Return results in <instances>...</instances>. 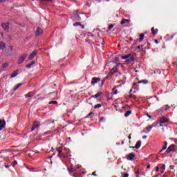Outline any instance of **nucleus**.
Returning a JSON list of instances; mask_svg holds the SVG:
<instances>
[{"mask_svg": "<svg viewBox=\"0 0 177 177\" xmlns=\"http://www.w3.org/2000/svg\"><path fill=\"white\" fill-rule=\"evenodd\" d=\"M121 59L126 60V63H131V62H133L134 59L132 54H129L127 55L121 56Z\"/></svg>", "mask_w": 177, "mask_h": 177, "instance_id": "obj_1", "label": "nucleus"}, {"mask_svg": "<svg viewBox=\"0 0 177 177\" xmlns=\"http://www.w3.org/2000/svg\"><path fill=\"white\" fill-rule=\"evenodd\" d=\"M73 20H75V21H81V17L80 16V15H81V12H78L77 10H75L73 12Z\"/></svg>", "mask_w": 177, "mask_h": 177, "instance_id": "obj_2", "label": "nucleus"}, {"mask_svg": "<svg viewBox=\"0 0 177 177\" xmlns=\"http://www.w3.org/2000/svg\"><path fill=\"white\" fill-rule=\"evenodd\" d=\"M27 56H28V55L27 54L21 55L18 59V64H21L22 63H24V60L27 59Z\"/></svg>", "mask_w": 177, "mask_h": 177, "instance_id": "obj_3", "label": "nucleus"}, {"mask_svg": "<svg viewBox=\"0 0 177 177\" xmlns=\"http://www.w3.org/2000/svg\"><path fill=\"white\" fill-rule=\"evenodd\" d=\"M1 27L4 30V31H6V32H9L10 27L9 26V24L8 22L2 23Z\"/></svg>", "mask_w": 177, "mask_h": 177, "instance_id": "obj_4", "label": "nucleus"}, {"mask_svg": "<svg viewBox=\"0 0 177 177\" xmlns=\"http://www.w3.org/2000/svg\"><path fill=\"white\" fill-rule=\"evenodd\" d=\"M146 49H150V43L147 42L141 46L142 52H146Z\"/></svg>", "mask_w": 177, "mask_h": 177, "instance_id": "obj_5", "label": "nucleus"}, {"mask_svg": "<svg viewBox=\"0 0 177 177\" xmlns=\"http://www.w3.org/2000/svg\"><path fill=\"white\" fill-rule=\"evenodd\" d=\"M118 66H121V64H117L116 66H115L110 71V74L113 75V74H115L117 71H118Z\"/></svg>", "mask_w": 177, "mask_h": 177, "instance_id": "obj_6", "label": "nucleus"}, {"mask_svg": "<svg viewBox=\"0 0 177 177\" xmlns=\"http://www.w3.org/2000/svg\"><path fill=\"white\" fill-rule=\"evenodd\" d=\"M176 145H170L167 149V150H166V153H171V151H175V147H176Z\"/></svg>", "mask_w": 177, "mask_h": 177, "instance_id": "obj_7", "label": "nucleus"}, {"mask_svg": "<svg viewBox=\"0 0 177 177\" xmlns=\"http://www.w3.org/2000/svg\"><path fill=\"white\" fill-rule=\"evenodd\" d=\"M135 157H136V156L133 154V153H130L127 156V160L132 161V160H134Z\"/></svg>", "mask_w": 177, "mask_h": 177, "instance_id": "obj_8", "label": "nucleus"}, {"mask_svg": "<svg viewBox=\"0 0 177 177\" xmlns=\"http://www.w3.org/2000/svg\"><path fill=\"white\" fill-rule=\"evenodd\" d=\"M98 82H100V77H93L92 78L91 85H95V84H97Z\"/></svg>", "mask_w": 177, "mask_h": 177, "instance_id": "obj_9", "label": "nucleus"}, {"mask_svg": "<svg viewBox=\"0 0 177 177\" xmlns=\"http://www.w3.org/2000/svg\"><path fill=\"white\" fill-rule=\"evenodd\" d=\"M37 53H38V52H37L36 50H34L33 52H32L28 58V60H32V59H34V57H35V56L37 55Z\"/></svg>", "mask_w": 177, "mask_h": 177, "instance_id": "obj_10", "label": "nucleus"}, {"mask_svg": "<svg viewBox=\"0 0 177 177\" xmlns=\"http://www.w3.org/2000/svg\"><path fill=\"white\" fill-rule=\"evenodd\" d=\"M5 125H6V122L4 120H0V131H2L5 128Z\"/></svg>", "mask_w": 177, "mask_h": 177, "instance_id": "obj_11", "label": "nucleus"}, {"mask_svg": "<svg viewBox=\"0 0 177 177\" xmlns=\"http://www.w3.org/2000/svg\"><path fill=\"white\" fill-rule=\"evenodd\" d=\"M43 32H44V30H42V28H41L39 27L37 28V30H36V35L37 37H39V35L43 34Z\"/></svg>", "mask_w": 177, "mask_h": 177, "instance_id": "obj_12", "label": "nucleus"}, {"mask_svg": "<svg viewBox=\"0 0 177 177\" xmlns=\"http://www.w3.org/2000/svg\"><path fill=\"white\" fill-rule=\"evenodd\" d=\"M160 124H167L168 122V119L165 117H162L160 119Z\"/></svg>", "mask_w": 177, "mask_h": 177, "instance_id": "obj_13", "label": "nucleus"}, {"mask_svg": "<svg viewBox=\"0 0 177 177\" xmlns=\"http://www.w3.org/2000/svg\"><path fill=\"white\" fill-rule=\"evenodd\" d=\"M152 128L153 126H149L148 127L145 128L143 130L144 133H149V131H151Z\"/></svg>", "mask_w": 177, "mask_h": 177, "instance_id": "obj_14", "label": "nucleus"}, {"mask_svg": "<svg viewBox=\"0 0 177 177\" xmlns=\"http://www.w3.org/2000/svg\"><path fill=\"white\" fill-rule=\"evenodd\" d=\"M35 95V91L29 92L28 94L25 95V97H32Z\"/></svg>", "mask_w": 177, "mask_h": 177, "instance_id": "obj_15", "label": "nucleus"}, {"mask_svg": "<svg viewBox=\"0 0 177 177\" xmlns=\"http://www.w3.org/2000/svg\"><path fill=\"white\" fill-rule=\"evenodd\" d=\"M32 126L35 127V128H39V127H41V123L39 122H38V121H35L34 122H33V124H32Z\"/></svg>", "mask_w": 177, "mask_h": 177, "instance_id": "obj_16", "label": "nucleus"}, {"mask_svg": "<svg viewBox=\"0 0 177 177\" xmlns=\"http://www.w3.org/2000/svg\"><path fill=\"white\" fill-rule=\"evenodd\" d=\"M19 74V70L15 71L11 75L10 78H15Z\"/></svg>", "mask_w": 177, "mask_h": 177, "instance_id": "obj_17", "label": "nucleus"}, {"mask_svg": "<svg viewBox=\"0 0 177 177\" xmlns=\"http://www.w3.org/2000/svg\"><path fill=\"white\" fill-rule=\"evenodd\" d=\"M68 171L70 174V175H71V174H74L75 172H77V169H73V168H68Z\"/></svg>", "mask_w": 177, "mask_h": 177, "instance_id": "obj_18", "label": "nucleus"}, {"mask_svg": "<svg viewBox=\"0 0 177 177\" xmlns=\"http://www.w3.org/2000/svg\"><path fill=\"white\" fill-rule=\"evenodd\" d=\"M126 23H129V19H122V20L120 22V24L122 26L124 24H126Z\"/></svg>", "mask_w": 177, "mask_h": 177, "instance_id": "obj_19", "label": "nucleus"}, {"mask_svg": "<svg viewBox=\"0 0 177 177\" xmlns=\"http://www.w3.org/2000/svg\"><path fill=\"white\" fill-rule=\"evenodd\" d=\"M151 30L153 35H157V32H158V29L155 30L154 27H153Z\"/></svg>", "mask_w": 177, "mask_h": 177, "instance_id": "obj_20", "label": "nucleus"}, {"mask_svg": "<svg viewBox=\"0 0 177 177\" xmlns=\"http://www.w3.org/2000/svg\"><path fill=\"white\" fill-rule=\"evenodd\" d=\"M5 48H6V44H5V43H3V41H1L0 42V50L5 49Z\"/></svg>", "mask_w": 177, "mask_h": 177, "instance_id": "obj_21", "label": "nucleus"}, {"mask_svg": "<svg viewBox=\"0 0 177 177\" xmlns=\"http://www.w3.org/2000/svg\"><path fill=\"white\" fill-rule=\"evenodd\" d=\"M141 145H142V141H140V140L138 141L136 146L134 147L135 149H139Z\"/></svg>", "mask_w": 177, "mask_h": 177, "instance_id": "obj_22", "label": "nucleus"}, {"mask_svg": "<svg viewBox=\"0 0 177 177\" xmlns=\"http://www.w3.org/2000/svg\"><path fill=\"white\" fill-rule=\"evenodd\" d=\"M102 95V92H98L97 94L92 95L91 97H94L95 99H97Z\"/></svg>", "mask_w": 177, "mask_h": 177, "instance_id": "obj_23", "label": "nucleus"}, {"mask_svg": "<svg viewBox=\"0 0 177 177\" xmlns=\"http://www.w3.org/2000/svg\"><path fill=\"white\" fill-rule=\"evenodd\" d=\"M131 114H132V111L129 110L127 111L125 114H124V117H129V115H131Z\"/></svg>", "mask_w": 177, "mask_h": 177, "instance_id": "obj_24", "label": "nucleus"}, {"mask_svg": "<svg viewBox=\"0 0 177 177\" xmlns=\"http://www.w3.org/2000/svg\"><path fill=\"white\" fill-rule=\"evenodd\" d=\"M58 157H60V158H62V157H63V158H68V156H64L62 152L58 154Z\"/></svg>", "mask_w": 177, "mask_h": 177, "instance_id": "obj_25", "label": "nucleus"}, {"mask_svg": "<svg viewBox=\"0 0 177 177\" xmlns=\"http://www.w3.org/2000/svg\"><path fill=\"white\" fill-rule=\"evenodd\" d=\"M145 39V34L142 33L140 35V39H139V41L142 42V41H143V39Z\"/></svg>", "mask_w": 177, "mask_h": 177, "instance_id": "obj_26", "label": "nucleus"}, {"mask_svg": "<svg viewBox=\"0 0 177 177\" xmlns=\"http://www.w3.org/2000/svg\"><path fill=\"white\" fill-rule=\"evenodd\" d=\"M167 146H168V142L167 141H165L164 142V145H163L162 147V150H166L167 149Z\"/></svg>", "mask_w": 177, "mask_h": 177, "instance_id": "obj_27", "label": "nucleus"}, {"mask_svg": "<svg viewBox=\"0 0 177 177\" xmlns=\"http://www.w3.org/2000/svg\"><path fill=\"white\" fill-rule=\"evenodd\" d=\"M21 85H23V84H17V86H15V88H14V92L15 91H17V89H19V88H20V86H21Z\"/></svg>", "mask_w": 177, "mask_h": 177, "instance_id": "obj_28", "label": "nucleus"}, {"mask_svg": "<svg viewBox=\"0 0 177 177\" xmlns=\"http://www.w3.org/2000/svg\"><path fill=\"white\" fill-rule=\"evenodd\" d=\"M138 84H144L145 85L146 84H149V81H147V80H141V81L138 82Z\"/></svg>", "mask_w": 177, "mask_h": 177, "instance_id": "obj_29", "label": "nucleus"}, {"mask_svg": "<svg viewBox=\"0 0 177 177\" xmlns=\"http://www.w3.org/2000/svg\"><path fill=\"white\" fill-rule=\"evenodd\" d=\"M8 66H9V64H8V63H4V64H3L2 66H1V68H6V67H8Z\"/></svg>", "mask_w": 177, "mask_h": 177, "instance_id": "obj_30", "label": "nucleus"}, {"mask_svg": "<svg viewBox=\"0 0 177 177\" xmlns=\"http://www.w3.org/2000/svg\"><path fill=\"white\" fill-rule=\"evenodd\" d=\"M50 133H52V131H48L43 134V136H45L46 135H50Z\"/></svg>", "mask_w": 177, "mask_h": 177, "instance_id": "obj_31", "label": "nucleus"}, {"mask_svg": "<svg viewBox=\"0 0 177 177\" xmlns=\"http://www.w3.org/2000/svg\"><path fill=\"white\" fill-rule=\"evenodd\" d=\"M100 107H102L100 104H97V105L94 106V109H100Z\"/></svg>", "mask_w": 177, "mask_h": 177, "instance_id": "obj_32", "label": "nucleus"}, {"mask_svg": "<svg viewBox=\"0 0 177 177\" xmlns=\"http://www.w3.org/2000/svg\"><path fill=\"white\" fill-rule=\"evenodd\" d=\"M74 27H77V26H81V22H75L73 24Z\"/></svg>", "mask_w": 177, "mask_h": 177, "instance_id": "obj_33", "label": "nucleus"}, {"mask_svg": "<svg viewBox=\"0 0 177 177\" xmlns=\"http://www.w3.org/2000/svg\"><path fill=\"white\" fill-rule=\"evenodd\" d=\"M136 177H139V174H140V170L138 169L136 172H135Z\"/></svg>", "mask_w": 177, "mask_h": 177, "instance_id": "obj_34", "label": "nucleus"}, {"mask_svg": "<svg viewBox=\"0 0 177 177\" xmlns=\"http://www.w3.org/2000/svg\"><path fill=\"white\" fill-rule=\"evenodd\" d=\"M49 104H57V101H51V102H49Z\"/></svg>", "mask_w": 177, "mask_h": 177, "instance_id": "obj_35", "label": "nucleus"}, {"mask_svg": "<svg viewBox=\"0 0 177 177\" xmlns=\"http://www.w3.org/2000/svg\"><path fill=\"white\" fill-rule=\"evenodd\" d=\"M115 26V24L109 25V30H111Z\"/></svg>", "mask_w": 177, "mask_h": 177, "instance_id": "obj_36", "label": "nucleus"}, {"mask_svg": "<svg viewBox=\"0 0 177 177\" xmlns=\"http://www.w3.org/2000/svg\"><path fill=\"white\" fill-rule=\"evenodd\" d=\"M12 167H16L17 165V161L15 160L14 162H12Z\"/></svg>", "mask_w": 177, "mask_h": 177, "instance_id": "obj_37", "label": "nucleus"}, {"mask_svg": "<svg viewBox=\"0 0 177 177\" xmlns=\"http://www.w3.org/2000/svg\"><path fill=\"white\" fill-rule=\"evenodd\" d=\"M93 112H91L90 113H88V115L86 116L87 118H91V115H93Z\"/></svg>", "mask_w": 177, "mask_h": 177, "instance_id": "obj_38", "label": "nucleus"}, {"mask_svg": "<svg viewBox=\"0 0 177 177\" xmlns=\"http://www.w3.org/2000/svg\"><path fill=\"white\" fill-rule=\"evenodd\" d=\"M112 91L113 92V95H117V90L115 89V88H113Z\"/></svg>", "mask_w": 177, "mask_h": 177, "instance_id": "obj_39", "label": "nucleus"}, {"mask_svg": "<svg viewBox=\"0 0 177 177\" xmlns=\"http://www.w3.org/2000/svg\"><path fill=\"white\" fill-rule=\"evenodd\" d=\"M60 149H62V147L57 148V151H58L59 154L62 151Z\"/></svg>", "mask_w": 177, "mask_h": 177, "instance_id": "obj_40", "label": "nucleus"}, {"mask_svg": "<svg viewBox=\"0 0 177 177\" xmlns=\"http://www.w3.org/2000/svg\"><path fill=\"white\" fill-rule=\"evenodd\" d=\"M129 176V174L128 173L124 174L122 177H128Z\"/></svg>", "mask_w": 177, "mask_h": 177, "instance_id": "obj_41", "label": "nucleus"}, {"mask_svg": "<svg viewBox=\"0 0 177 177\" xmlns=\"http://www.w3.org/2000/svg\"><path fill=\"white\" fill-rule=\"evenodd\" d=\"M105 81H106V77L102 80V82L101 83V85H104Z\"/></svg>", "mask_w": 177, "mask_h": 177, "instance_id": "obj_42", "label": "nucleus"}, {"mask_svg": "<svg viewBox=\"0 0 177 177\" xmlns=\"http://www.w3.org/2000/svg\"><path fill=\"white\" fill-rule=\"evenodd\" d=\"M26 68H31V64H28V65H26Z\"/></svg>", "mask_w": 177, "mask_h": 177, "instance_id": "obj_43", "label": "nucleus"}, {"mask_svg": "<svg viewBox=\"0 0 177 177\" xmlns=\"http://www.w3.org/2000/svg\"><path fill=\"white\" fill-rule=\"evenodd\" d=\"M35 129H37L35 127H32L30 132H32L33 131H35Z\"/></svg>", "mask_w": 177, "mask_h": 177, "instance_id": "obj_44", "label": "nucleus"}, {"mask_svg": "<svg viewBox=\"0 0 177 177\" xmlns=\"http://www.w3.org/2000/svg\"><path fill=\"white\" fill-rule=\"evenodd\" d=\"M42 1H46V2H53V0H42Z\"/></svg>", "mask_w": 177, "mask_h": 177, "instance_id": "obj_45", "label": "nucleus"}, {"mask_svg": "<svg viewBox=\"0 0 177 177\" xmlns=\"http://www.w3.org/2000/svg\"><path fill=\"white\" fill-rule=\"evenodd\" d=\"M169 168H170V169H174V168H175V166H174V165H170Z\"/></svg>", "mask_w": 177, "mask_h": 177, "instance_id": "obj_46", "label": "nucleus"}, {"mask_svg": "<svg viewBox=\"0 0 177 177\" xmlns=\"http://www.w3.org/2000/svg\"><path fill=\"white\" fill-rule=\"evenodd\" d=\"M132 97H133V95H132V94H130V95H129V99H132Z\"/></svg>", "mask_w": 177, "mask_h": 177, "instance_id": "obj_47", "label": "nucleus"}, {"mask_svg": "<svg viewBox=\"0 0 177 177\" xmlns=\"http://www.w3.org/2000/svg\"><path fill=\"white\" fill-rule=\"evenodd\" d=\"M158 171H160V169L158 167H156V172H158Z\"/></svg>", "mask_w": 177, "mask_h": 177, "instance_id": "obj_48", "label": "nucleus"}, {"mask_svg": "<svg viewBox=\"0 0 177 177\" xmlns=\"http://www.w3.org/2000/svg\"><path fill=\"white\" fill-rule=\"evenodd\" d=\"M92 175H93L94 176H97V175L96 174V171H94Z\"/></svg>", "mask_w": 177, "mask_h": 177, "instance_id": "obj_49", "label": "nucleus"}, {"mask_svg": "<svg viewBox=\"0 0 177 177\" xmlns=\"http://www.w3.org/2000/svg\"><path fill=\"white\" fill-rule=\"evenodd\" d=\"M132 99H133L134 100H136V95H133Z\"/></svg>", "mask_w": 177, "mask_h": 177, "instance_id": "obj_50", "label": "nucleus"}, {"mask_svg": "<svg viewBox=\"0 0 177 177\" xmlns=\"http://www.w3.org/2000/svg\"><path fill=\"white\" fill-rule=\"evenodd\" d=\"M103 120H104V118H101L100 120V122H102V121H103Z\"/></svg>", "mask_w": 177, "mask_h": 177, "instance_id": "obj_51", "label": "nucleus"}, {"mask_svg": "<svg viewBox=\"0 0 177 177\" xmlns=\"http://www.w3.org/2000/svg\"><path fill=\"white\" fill-rule=\"evenodd\" d=\"M154 42H155V44H158V40L155 39V40H154Z\"/></svg>", "mask_w": 177, "mask_h": 177, "instance_id": "obj_52", "label": "nucleus"}, {"mask_svg": "<svg viewBox=\"0 0 177 177\" xmlns=\"http://www.w3.org/2000/svg\"><path fill=\"white\" fill-rule=\"evenodd\" d=\"M31 66H32L33 64H35V62L32 61V63H30Z\"/></svg>", "mask_w": 177, "mask_h": 177, "instance_id": "obj_53", "label": "nucleus"}, {"mask_svg": "<svg viewBox=\"0 0 177 177\" xmlns=\"http://www.w3.org/2000/svg\"><path fill=\"white\" fill-rule=\"evenodd\" d=\"M2 151H10V149H5V150H3Z\"/></svg>", "mask_w": 177, "mask_h": 177, "instance_id": "obj_54", "label": "nucleus"}, {"mask_svg": "<svg viewBox=\"0 0 177 177\" xmlns=\"http://www.w3.org/2000/svg\"><path fill=\"white\" fill-rule=\"evenodd\" d=\"M10 50H13V46H10Z\"/></svg>", "mask_w": 177, "mask_h": 177, "instance_id": "obj_55", "label": "nucleus"}, {"mask_svg": "<svg viewBox=\"0 0 177 177\" xmlns=\"http://www.w3.org/2000/svg\"><path fill=\"white\" fill-rule=\"evenodd\" d=\"M162 151H164V149H162H162H160V150L159 151V153H162Z\"/></svg>", "mask_w": 177, "mask_h": 177, "instance_id": "obj_56", "label": "nucleus"}, {"mask_svg": "<svg viewBox=\"0 0 177 177\" xmlns=\"http://www.w3.org/2000/svg\"><path fill=\"white\" fill-rule=\"evenodd\" d=\"M174 86H177V82H175L174 83Z\"/></svg>", "mask_w": 177, "mask_h": 177, "instance_id": "obj_57", "label": "nucleus"}, {"mask_svg": "<svg viewBox=\"0 0 177 177\" xmlns=\"http://www.w3.org/2000/svg\"><path fill=\"white\" fill-rule=\"evenodd\" d=\"M150 167H151L150 165H147V168L148 169H149Z\"/></svg>", "mask_w": 177, "mask_h": 177, "instance_id": "obj_58", "label": "nucleus"}, {"mask_svg": "<svg viewBox=\"0 0 177 177\" xmlns=\"http://www.w3.org/2000/svg\"><path fill=\"white\" fill-rule=\"evenodd\" d=\"M10 165H5L6 168H10Z\"/></svg>", "mask_w": 177, "mask_h": 177, "instance_id": "obj_59", "label": "nucleus"}, {"mask_svg": "<svg viewBox=\"0 0 177 177\" xmlns=\"http://www.w3.org/2000/svg\"><path fill=\"white\" fill-rule=\"evenodd\" d=\"M146 138H147V136H142V139H146Z\"/></svg>", "mask_w": 177, "mask_h": 177, "instance_id": "obj_60", "label": "nucleus"}, {"mask_svg": "<svg viewBox=\"0 0 177 177\" xmlns=\"http://www.w3.org/2000/svg\"><path fill=\"white\" fill-rule=\"evenodd\" d=\"M137 48L139 49V50H140V46H138Z\"/></svg>", "mask_w": 177, "mask_h": 177, "instance_id": "obj_61", "label": "nucleus"}, {"mask_svg": "<svg viewBox=\"0 0 177 177\" xmlns=\"http://www.w3.org/2000/svg\"><path fill=\"white\" fill-rule=\"evenodd\" d=\"M80 26H82V28H85V26L84 25H82V24H81Z\"/></svg>", "mask_w": 177, "mask_h": 177, "instance_id": "obj_62", "label": "nucleus"}, {"mask_svg": "<svg viewBox=\"0 0 177 177\" xmlns=\"http://www.w3.org/2000/svg\"><path fill=\"white\" fill-rule=\"evenodd\" d=\"M128 139H131V134L128 136Z\"/></svg>", "mask_w": 177, "mask_h": 177, "instance_id": "obj_63", "label": "nucleus"}, {"mask_svg": "<svg viewBox=\"0 0 177 177\" xmlns=\"http://www.w3.org/2000/svg\"><path fill=\"white\" fill-rule=\"evenodd\" d=\"M171 39L174 38V35L170 36Z\"/></svg>", "mask_w": 177, "mask_h": 177, "instance_id": "obj_64", "label": "nucleus"}]
</instances>
